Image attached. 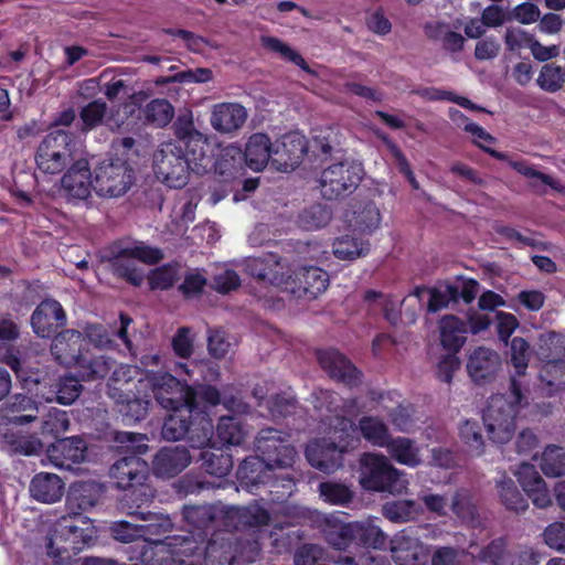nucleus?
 <instances>
[{
  "instance_id": "nucleus-1",
  "label": "nucleus",
  "mask_w": 565,
  "mask_h": 565,
  "mask_svg": "<svg viewBox=\"0 0 565 565\" xmlns=\"http://www.w3.org/2000/svg\"><path fill=\"white\" fill-rule=\"evenodd\" d=\"M256 449L260 456L243 460L237 470V478L247 488L260 484L276 487L278 481L290 494L294 479L289 472L292 468L297 451L289 443V435L271 427L263 428L256 437Z\"/></svg>"
},
{
  "instance_id": "nucleus-2",
  "label": "nucleus",
  "mask_w": 565,
  "mask_h": 565,
  "mask_svg": "<svg viewBox=\"0 0 565 565\" xmlns=\"http://www.w3.org/2000/svg\"><path fill=\"white\" fill-rule=\"evenodd\" d=\"M156 402L172 411L163 422L161 436L168 441H178L190 429L192 413H205L221 403V391H151Z\"/></svg>"
},
{
  "instance_id": "nucleus-3",
  "label": "nucleus",
  "mask_w": 565,
  "mask_h": 565,
  "mask_svg": "<svg viewBox=\"0 0 565 565\" xmlns=\"http://www.w3.org/2000/svg\"><path fill=\"white\" fill-rule=\"evenodd\" d=\"M526 404L522 391H503L489 397L482 419L493 443L505 444L511 440L515 430L516 413Z\"/></svg>"
},
{
  "instance_id": "nucleus-4",
  "label": "nucleus",
  "mask_w": 565,
  "mask_h": 565,
  "mask_svg": "<svg viewBox=\"0 0 565 565\" xmlns=\"http://www.w3.org/2000/svg\"><path fill=\"white\" fill-rule=\"evenodd\" d=\"M36 168L44 174H60L75 160L74 136L64 129L49 132L39 143L34 156Z\"/></svg>"
},
{
  "instance_id": "nucleus-5",
  "label": "nucleus",
  "mask_w": 565,
  "mask_h": 565,
  "mask_svg": "<svg viewBox=\"0 0 565 565\" xmlns=\"http://www.w3.org/2000/svg\"><path fill=\"white\" fill-rule=\"evenodd\" d=\"M360 484L376 492L402 493L408 482L384 455L365 452L360 458Z\"/></svg>"
},
{
  "instance_id": "nucleus-6",
  "label": "nucleus",
  "mask_w": 565,
  "mask_h": 565,
  "mask_svg": "<svg viewBox=\"0 0 565 565\" xmlns=\"http://www.w3.org/2000/svg\"><path fill=\"white\" fill-rule=\"evenodd\" d=\"M225 520L226 525L236 531L253 529L254 535L267 536L271 540V545L279 551L290 545V533H285L281 524H276L269 532L263 529L268 525L270 514L258 503L233 507L225 512Z\"/></svg>"
},
{
  "instance_id": "nucleus-7",
  "label": "nucleus",
  "mask_w": 565,
  "mask_h": 565,
  "mask_svg": "<svg viewBox=\"0 0 565 565\" xmlns=\"http://www.w3.org/2000/svg\"><path fill=\"white\" fill-rule=\"evenodd\" d=\"M93 175V190L104 199L124 196L136 182L134 168L121 159L103 160L95 167Z\"/></svg>"
},
{
  "instance_id": "nucleus-8",
  "label": "nucleus",
  "mask_w": 565,
  "mask_h": 565,
  "mask_svg": "<svg viewBox=\"0 0 565 565\" xmlns=\"http://www.w3.org/2000/svg\"><path fill=\"white\" fill-rule=\"evenodd\" d=\"M109 476L115 480L116 487L121 490H130L127 494H134L137 503L149 501L151 493L146 484L149 478V465L136 454L117 459L109 468Z\"/></svg>"
},
{
  "instance_id": "nucleus-9",
  "label": "nucleus",
  "mask_w": 565,
  "mask_h": 565,
  "mask_svg": "<svg viewBox=\"0 0 565 565\" xmlns=\"http://www.w3.org/2000/svg\"><path fill=\"white\" fill-rule=\"evenodd\" d=\"M363 177L361 163L343 160L324 168L320 174L321 194L327 200L350 195L355 191Z\"/></svg>"
},
{
  "instance_id": "nucleus-10",
  "label": "nucleus",
  "mask_w": 565,
  "mask_h": 565,
  "mask_svg": "<svg viewBox=\"0 0 565 565\" xmlns=\"http://www.w3.org/2000/svg\"><path fill=\"white\" fill-rule=\"evenodd\" d=\"M175 375L168 372H156L145 374L138 366L135 365H119L113 372V380L122 385L138 384L146 387L151 384V388H193L188 384L183 375L190 376L191 371L185 363H175L173 369Z\"/></svg>"
},
{
  "instance_id": "nucleus-11",
  "label": "nucleus",
  "mask_w": 565,
  "mask_h": 565,
  "mask_svg": "<svg viewBox=\"0 0 565 565\" xmlns=\"http://www.w3.org/2000/svg\"><path fill=\"white\" fill-rule=\"evenodd\" d=\"M77 519L81 518L68 513L53 524L46 543L50 555L63 558V555L66 554V557H70L71 553L76 554L84 548L87 534L83 527L76 524Z\"/></svg>"
},
{
  "instance_id": "nucleus-12",
  "label": "nucleus",
  "mask_w": 565,
  "mask_h": 565,
  "mask_svg": "<svg viewBox=\"0 0 565 565\" xmlns=\"http://www.w3.org/2000/svg\"><path fill=\"white\" fill-rule=\"evenodd\" d=\"M153 169L157 178L170 188H182L188 182L189 169L182 157V146L164 142L154 152Z\"/></svg>"
},
{
  "instance_id": "nucleus-13",
  "label": "nucleus",
  "mask_w": 565,
  "mask_h": 565,
  "mask_svg": "<svg viewBox=\"0 0 565 565\" xmlns=\"http://www.w3.org/2000/svg\"><path fill=\"white\" fill-rule=\"evenodd\" d=\"M317 359L322 370L337 383L354 387L364 384V375L344 354L335 349L319 350Z\"/></svg>"
},
{
  "instance_id": "nucleus-14",
  "label": "nucleus",
  "mask_w": 565,
  "mask_h": 565,
  "mask_svg": "<svg viewBox=\"0 0 565 565\" xmlns=\"http://www.w3.org/2000/svg\"><path fill=\"white\" fill-rule=\"evenodd\" d=\"M106 492V487L97 481H77L71 484L66 494L68 513L82 518V513L98 505Z\"/></svg>"
},
{
  "instance_id": "nucleus-15",
  "label": "nucleus",
  "mask_w": 565,
  "mask_h": 565,
  "mask_svg": "<svg viewBox=\"0 0 565 565\" xmlns=\"http://www.w3.org/2000/svg\"><path fill=\"white\" fill-rule=\"evenodd\" d=\"M47 457L52 465L60 469L72 470L86 459L87 445L78 436L57 439L47 449Z\"/></svg>"
},
{
  "instance_id": "nucleus-16",
  "label": "nucleus",
  "mask_w": 565,
  "mask_h": 565,
  "mask_svg": "<svg viewBox=\"0 0 565 565\" xmlns=\"http://www.w3.org/2000/svg\"><path fill=\"white\" fill-rule=\"evenodd\" d=\"M62 190L68 201L78 203L87 200L94 185V175L85 160H77L63 175Z\"/></svg>"
},
{
  "instance_id": "nucleus-17",
  "label": "nucleus",
  "mask_w": 565,
  "mask_h": 565,
  "mask_svg": "<svg viewBox=\"0 0 565 565\" xmlns=\"http://www.w3.org/2000/svg\"><path fill=\"white\" fill-rule=\"evenodd\" d=\"M192 462V456L184 446H166L160 448L152 459L154 476L171 479L181 473Z\"/></svg>"
},
{
  "instance_id": "nucleus-18",
  "label": "nucleus",
  "mask_w": 565,
  "mask_h": 565,
  "mask_svg": "<svg viewBox=\"0 0 565 565\" xmlns=\"http://www.w3.org/2000/svg\"><path fill=\"white\" fill-rule=\"evenodd\" d=\"M66 324V313L62 305L54 299H44L31 316L34 333L41 338L51 337L58 328Z\"/></svg>"
},
{
  "instance_id": "nucleus-19",
  "label": "nucleus",
  "mask_w": 565,
  "mask_h": 565,
  "mask_svg": "<svg viewBox=\"0 0 565 565\" xmlns=\"http://www.w3.org/2000/svg\"><path fill=\"white\" fill-rule=\"evenodd\" d=\"M246 108L239 103L223 102L211 107L210 125L222 135H233L246 122Z\"/></svg>"
},
{
  "instance_id": "nucleus-20",
  "label": "nucleus",
  "mask_w": 565,
  "mask_h": 565,
  "mask_svg": "<svg viewBox=\"0 0 565 565\" xmlns=\"http://www.w3.org/2000/svg\"><path fill=\"white\" fill-rule=\"evenodd\" d=\"M84 342L81 332L64 330L54 338L51 352L60 364L66 367H76L78 363L86 361L83 351Z\"/></svg>"
},
{
  "instance_id": "nucleus-21",
  "label": "nucleus",
  "mask_w": 565,
  "mask_h": 565,
  "mask_svg": "<svg viewBox=\"0 0 565 565\" xmlns=\"http://www.w3.org/2000/svg\"><path fill=\"white\" fill-rule=\"evenodd\" d=\"M273 164L279 170L294 169L300 163L307 152L305 137L289 134L274 143Z\"/></svg>"
},
{
  "instance_id": "nucleus-22",
  "label": "nucleus",
  "mask_w": 565,
  "mask_h": 565,
  "mask_svg": "<svg viewBox=\"0 0 565 565\" xmlns=\"http://www.w3.org/2000/svg\"><path fill=\"white\" fill-rule=\"evenodd\" d=\"M342 454L333 441L327 439L313 441L306 448L309 463L326 473H331L342 466Z\"/></svg>"
},
{
  "instance_id": "nucleus-23",
  "label": "nucleus",
  "mask_w": 565,
  "mask_h": 565,
  "mask_svg": "<svg viewBox=\"0 0 565 565\" xmlns=\"http://www.w3.org/2000/svg\"><path fill=\"white\" fill-rule=\"evenodd\" d=\"M501 365L500 355L486 347L477 348L469 356L467 369L476 384L492 377Z\"/></svg>"
},
{
  "instance_id": "nucleus-24",
  "label": "nucleus",
  "mask_w": 565,
  "mask_h": 565,
  "mask_svg": "<svg viewBox=\"0 0 565 565\" xmlns=\"http://www.w3.org/2000/svg\"><path fill=\"white\" fill-rule=\"evenodd\" d=\"M135 391H109L110 397L116 399L118 412L126 418L132 422L143 419L148 413L151 404V395L143 391V395Z\"/></svg>"
},
{
  "instance_id": "nucleus-25",
  "label": "nucleus",
  "mask_w": 565,
  "mask_h": 565,
  "mask_svg": "<svg viewBox=\"0 0 565 565\" xmlns=\"http://www.w3.org/2000/svg\"><path fill=\"white\" fill-rule=\"evenodd\" d=\"M64 489L63 480L57 475L50 472L36 473L29 487L30 494L35 501L47 504L60 501Z\"/></svg>"
},
{
  "instance_id": "nucleus-26",
  "label": "nucleus",
  "mask_w": 565,
  "mask_h": 565,
  "mask_svg": "<svg viewBox=\"0 0 565 565\" xmlns=\"http://www.w3.org/2000/svg\"><path fill=\"white\" fill-rule=\"evenodd\" d=\"M321 533L329 545L345 551L355 543L354 523H341L326 515H317Z\"/></svg>"
},
{
  "instance_id": "nucleus-27",
  "label": "nucleus",
  "mask_w": 565,
  "mask_h": 565,
  "mask_svg": "<svg viewBox=\"0 0 565 565\" xmlns=\"http://www.w3.org/2000/svg\"><path fill=\"white\" fill-rule=\"evenodd\" d=\"M296 280V296H308L316 298L326 291L329 284V275L319 267L308 266L301 267L294 273Z\"/></svg>"
},
{
  "instance_id": "nucleus-28",
  "label": "nucleus",
  "mask_w": 565,
  "mask_h": 565,
  "mask_svg": "<svg viewBox=\"0 0 565 565\" xmlns=\"http://www.w3.org/2000/svg\"><path fill=\"white\" fill-rule=\"evenodd\" d=\"M84 355H86V361L76 365V374L71 375L68 383H64L60 388H83L79 381L105 377L108 374L111 362L106 356H93L88 351L84 352Z\"/></svg>"
},
{
  "instance_id": "nucleus-29",
  "label": "nucleus",
  "mask_w": 565,
  "mask_h": 565,
  "mask_svg": "<svg viewBox=\"0 0 565 565\" xmlns=\"http://www.w3.org/2000/svg\"><path fill=\"white\" fill-rule=\"evenodd\" d=\"M195 136V139L182 146V157L186 161L189 170L196 174H203L212 168L213 161L209 154L207 138L203 134Z\"/></svg>"
},
{
  "instance_id": "nucleus-30",
  "label": "nucleus",
  "mask_w": 565,
  "mask_h": 565,
  "mask_svg": "<svg viewBox=\"0 0 565 565\" xmlns=\"http://www.w3.org/2000/svg\"><path fill=\"white\" fill-rule=\"evenodd\" d=\"M274 145L265 134H254L249 137L244 157L246 164L254 171H260L274 157Z\"/></svg>"
},
{
  "instance_id": "nucleus-31",
  "label": "nucleus",
  "mask_w": 565,
  "mask_h": 565,
  "mask_svg": "<svg viewBox=\"0 0 565 565\" xmlns=\"http://www.w3.org/2000/svg\"><path fill=\"white\" fill-rule=\"evenodd\" d=\"M440 342L444 349L457 353L466 342V323L456 316H445L439 321Z\"/></svg>"
},
{
  "instance_id": "nucleus-32",
  "label": "nucleus",
  "mask_w": 565,
  "mask_h": 565,
  "mask_svg": "<svg viewBox=\"0 0 565 565\" xmlns=\"http://www.w3.org/2000/svg\"><path fill=\"white\" fill-rule=\"evenodd\" d=\"M391 552L396 564L411 562L423 554V546L411 529H404L391 540Z\"/></svg>"
},
{
  "instance_id": "nucleus-33",
  "label": "nucleus",
  "mask_w": 565,
  "mask_h": 565,
  "mask_svg": "<svg viewBox=\"0 0 565 565\" xmlns=\"http://www.w3.org/2000/svg\"><path fill=\"white\" fill-rule=\"evenodd\" d=\"M388 455L396 462L415 468L422 463L420 450L416 441L407 437L391 438L386 446Z\"/></svg>"
},
{
  "instance_id": "nucleus-34",
  "label": "nucleus",
  "mask_w": 565,
  "mask_h": 565,
  "mask_svg": "<svg viewBox=\"0 0 565 565\" xmlns=\"http://www.w3.org/2000/svg\"><path fill=\"white\" fill-rule=\"evenodd\" d=\"M41 404L32 399L31 397L22 394L17 393L10 397L6 398V402L3 403L2 411L3 412H11V413H22L28 412V414L20 415V416H13L9 418V423L22 426L25 424H29L31 422H34L38 418V412L39 406Z\"/></svg>"
},
{
  "instance_id": "nucleus-35",
  "label": "nucleus",
  "mask_w": 565,
  "mask_h": 565,
  "mask_svg": "<svg viewBox=\"0 0 565 565\" xmlns=\"http://www.w3.org/2000/svg\"><path fill=\"white\" fill-rule=\"evenodd\" d=\"M347 221L353 231L371 233L381 222L380 211L373 202H365L347 214Z\"/></svg>"
},
{
  "instance_id": "nucleus-36",
  "label": "nucleus",
  "mask_w": 565,
  "mask_h": 565,
  "mask_svg": "<svg viewBox=\"0 0 565 565\" xmlns=\"http://www.w3.org/2000/svg\"><path fill=\"white\" fill-rule=\"evenodd\" d=\"M263 392L264 391H250V394L255 398L260 399L259 405L266 406L273 419L284 418L296 413L298 402L288 392L282 391L276 393L269 399H264V396L259 394Z\"/></svg>"
},
{
  "instance_id": "nucleus-37",
  "label": "nucleus",
  "mask_w": 565,
  "mask_h": 565,
  "mask_svg": "<svg viewBox=\"0 0 565 565\" xmlns=\"http://www.w3.org/2000/svg\"><path fill=\"white\" fill-rule=\"evenodd\" d=\"M425 32L428 39L440 43L443 49L448 52L457 53L463 49L465 38L452 31L447 23H429L425 26Z\"/></svg>"
},
{
  "instance_id": "nucleus-38",
  "label": "nucleus",
  "mask_w": 565,
  "mask_h": 565,
  "mask_svg": "<svg viewBox=\"0 0 565 565\" xmlns=\"http://www.w3.org/2000/svg\"><path fill=\"white\" fill-rule=\"evenodd\" d=\"M199 459L202 461L201 468L213 477L223 478L233 468L232 455L223 449H204L200 452Z\"/></svg>"
},
{
  "instance_id": "nucleus-39",
  "label": "nucleus",
  "mask_w": 565,
  "mask_h": 565,
  "mask_svg": "<svg viewBox=\"0 0 565 565\" xmlns=\"http://www.w3.org/2000/svg\"><path fill=\"white\" fill-rule=\"evenodd\" d=\"M198 416L194 420L190 419V429L186 433L188 443L190 447L193 449L204 450L210 446L213 435H214V425L212 420L206 416L205 413H198Z\"/></svg>"
},
{
  "instance_id": "nucleus-40",
  "label": "nucleus",
  "mask_w": 565,
  "mask_h": 565,
  "mask_svg": "<svg viewBox=\"0 0 565 565\" xmlns=\"http://www.w3.org/2000/svg\"><path fill=\"white\" fill-rule=\"evenodd\" d=\"M497 489L501 503L507 510L513 511L518 514L527 510V500L511 478L503 476L501 480L497 481Z\"/></svg>"
},
{
  "instance_id": "nucleus-41",
  "label": "nucleus",
  "mask_w": 565,
  "mask_h": 565,
  "mask_svg": "<svg viewBox=\"0 0 565 565\" xmlns=\"http://www.w3.org/2000/svg\"><path fill=\"white\" fill-rule=\"evenodd\" d=\"M423 509L413 500H395L385 502L382 514L394 523H405L415 520Z\"/></svg>"
},
{
  "instance_id": "nucleus-42",
  "label": "nucleus",
  "mask_w": 565,
  "mask_h": 565,
  "mask_svg": "<svg viewBox=\"0 0 565 565\" xmlns=\"http://www.w3.org/2000/svg\"><path fill=\"white\" fill-rule=\"evenodd\" d=\"M332 248L338 259L351 262L365 256L370 250V244L362 238L343 235L333 242Z\"/></svg>"
},
{
  "instance_id": "nucleus-43",
  "label": "nucleus",
  "mask_w": 565,
  "mask_h": 565,
  "mask_svg": "<svg viewBox=\"0 0 565 565\" xmlns=\"http://www.w3.org/2000/svg\"><path fill=\"white\" fill-rule=\"evenodd\" d=\"M359 429L364 439L377 447H385L392 438L387 425L379 417L363 416Z\"/></svg>"
},
{
  "instance_id": "nucleus-44",
  "label": "nucleus",
  "mask_w": 565,
  "mask_h": 565,
  "mask_svg": "<svg viewBox=\"0 0 565 565\" xmlns=\"http://www.w3.org/2000/svg\"><path fill=\"white\" fill-rule=\"evenodd\" d=\"M111 264L115 273L126 278L135 286H139L142 282L143 276L140 270L137 269L132 263L131 256L121 253V244L118 243L113 246L111 250Z\"/></svg>"
},
{
  "instance_id": "nucleus-45",
  "label": "nucleus",
  "mask_w": 565,
  "mask_h": 565,
  "mask_svg": "<svg viewBox=\"0 0 565 565\" xmlns=\"http://www.w3.org/2000/svg\"><path fill=\"white\" fill-rule=\"evenodd\" d=\"M510 166L518 171L520 174L531 180V186L541 191V185H547L556 192H565V186L553 177L537 171L534 167L527 164L524 161H512Z\"/></svg>"
},
{
  "instance_id": "nucleus-46",
  "label": "nucleus",
  "mask_w": 565,
  "mask_h": 565,
  "mask_svg": "<svg viewBox=\"0 0 565 565\" xmlns=\"http://www.w3.org/2000/svg\"><path fill=\"white\" fill-rule=\"evenodd\" d=\"M355 544L383 548L386 544L387 536L380 526L372 522H354Z\"/></svg>"
},
{
  "instance_id": "nucleus-47",
  "label": "nucleus",
  "mask_w": 565,
  "mask_h": 565,
  "mask_svg": "<svg viewBox=\"0 0 565 565\" xmlns=\"http://www.w3.org/2000/svg\"><path fill=\"white\" fill-rule=\"evenodd\" d=\"M121 253L131 256V258L139 260L147 265L159 263L163 258V253L160 248L148 245L141 241L120 242Z\"/></svg>"
},
{
  "instance_id": "nucleus-48",
  "label": "nucleus",
  "mask_w": 565,
  "mask_h": 565,
  "mask_svg": "<svg viewBox=\"0 0 565 565\" xmlns=\"http://www.w3.org/2000/svg\"><path fill=\"white\" fill-rule=\"evenodd\" d=\"M540 467L547 477L565 475V450L556 445L547 446L542 454Z\"/></svg>"
},
{
  "instance_id": "nucleus-49",
  "label": "nucleus",
  "mask_w": 565,
  "mask_h": 565,
  "mask_svg": "<svg viewBox=\"0 0 565 565\" xmlns=\"http://www.w3.org/2000/svg\"><path fill=\"white\" fill-rule=\"evenodd\" d=\"M262 45L270 52L277 53L286 61H289L296 65H298L305 72L311 74L312 71L305 61V58L294 49H291L287 43L282 42L278 38L275 36H262L260 38Z\"/></svg>"
},
{
  "instance_id": "nucleus-50",
  "label": "nucleus",
  "mask_w": 565,
  "mask_h": 565,
  "mask_svg": "<svg viewBox=\"0 0 565 565\" xmlns=\"http://www.w3.org/2000/svg\"><path fill=\"white\" fill-rule=\"evenodd\" d=\"M262 45L270 52L277 53L286 61H289L296 65H298L305 72L311 74L312 71L305 61V58L294 49H291L287 43L282 42L278 38L275 36H262L260 38Z\"/></svg>"
},
{
  "instance_id": "nucleus-51",
  "label": "nucleus",
  "mask_w": 565,
  "mask_h": 565,
  "mask_svg": "<svg viewBox=\"0 0 565 565\" xmlns=\"http://www.w3.org/2000/svg\"><path fill=\"white\" fill-rule=\"evenodd\" d=\"M450 510L461 520H473L477 515V508L472 491L465 487L456 489L451 495Z\"/></svg>"
},
{
  "instance_id": "nucleus-52",
  "label": "nucleus",
  "mask_w": 565,
  "mask_h": 565,
  "mask_svg": "<svg viewBox=\"0 0 565 565\" xmlns=\"http://www.w3.org/2000/svg\"><path fill=\"white\" fill-rule=\"evenodd\" d=\"M217 436L223 444L238 446L246 437L243 424L234 417L222 416L217 427Z\"/></svg>"
},
{
  "instance_id": "nucleus-53",
  "label": "nucleus",
  "mask_w": 565,
  "mask_h": 565,
  "mask_svg": "<svg viewBox=\"0 0 565 565\" xmlns=\"http://www.w3.org/2000/svg\"><path fill=\"white\" fill-rule=\"evenodd\" d=\"M143 114L148 122L164 127L172 120L174 109L167 99L156 98L146 105Z\"/></svg>"
},
{
  "instance_id": "nucleus-54",
  "label": "nucleus",
  "mask_w": 565,
  "mask_h": 565,
  "mask_svg": "<svg viewBox=\"0 0 565 565\" xmlns=\"http://www.w3.org/2000/svg\"><path fill=\"white\" fill-rule=\"evenodd\" d=\"M459 437L468 449L477 456L484 451V439L477 420L466 419L459 426Z\"/></svg>"
},
{
  "instance_id": "nucleus-55",
  "label": "nucleus",
  "mask_w": 565,
  "mask_h": 565,
  "mask_svg": "<svg viewBox=\"0 0 565 565\" xmlns=\"http://www.w3.org/2000/svg\"><path fill=\"white\" fill-rule=\"evenodd\" d=\"M475 557L489 565H509L510 555L507 551L505 540L503 537L492 540Z\"/></svg>"
},
{
  "instance_id": "nucleus-56",
  "label": "nucleus",
  "mask_w": 565,
  "mask_h": 565,
  "mask_svg": "<svg viewBox=\"0 0 565 565\" xmlns=\"http://www.w3.org/2000/svg\"><path fill=\"white\" fill-rule=\"evenodd\" d=\"M428 292L427 310L431 313L447 308L450 302H456L459 299V288L451 284L429 289Z\"/></svg>"
},
{
  "instance_id": "nucleus-57",
  "label": "nucleus",
  "mask_w": 565,
  "mask_h": 565,
  "mask_svg": "<svg viewBox=\"0 0 565 565\" xmlns=\"http://www.w3.org/2000/svg\"><path fill=\"white\" fill-rule=\"evenodd\" d=\"M183 516L189 524L202 531L204 536L207 535V530L215 520L214 511L210 505L184 507Z\"/></svg>"
},
{
  "instance_id": "nucleus-58",
  "label": "nucleus",
  "mask_w": 565,
  "mask_h": 565,
  "mask_svg": "<svg viewBox=\"0 0 565 565\" xmlns=\"http://www.w3.org/2000/svg\"><path fill=\"white\" fill-rule=\"evenodd\" d=\"M320 497L324 501L337 504L345 505L353 500V491L343 483L326 481L319 484Z\"/></svg>"
},
{
  "instance_id": "nucleus-59",
  "label": "nucleus",
  "mask_w": 565,
  "mask_h": 565,
  "mask_svg": "<svg viewBox=\"0 0 565 565\" xmlns=\"http://www.w3.org/2000/svg\"><path fill=\"white\" fill-rule=\"evenodd\" d=\"M265 536L253 535L252 537H237L235 541V559L244 563H254L262 552V543Z\"/></svg>"
},
{
  "instance_id": "nucleus-60",
  "label": "nucleus",
  "mask_w": 565,
  "mask_h": 565,
  "mask_svg": "<svg viewBox=\"0 0 565 565\" xmlns=\"http://www.w3.org/2000/svg\"><path fill=\"white\" fill-rule=\"evenodd\" d=\"M536 82L543 90L555 93L562 88L565 82V71L558 65L546 64L541 68Z\"/></svg>"
},
{
  "instance_id": "nucleus-61",
  "label": "nucleus",
  "mask_w": 565,
  "mask_h": 565,
  "mask_svg": "<svg viewBox=\"0 0 565 565\" xmlns=\"http://www.w3.org/2000/svg\"><path fill=\"white\" fill-rule=\"evenodd\" d=\"M330 220V210L321 204L310 206L299 216L300 225L308 231L322 228L328 225Z\"/></svg>"
},
{
  "instance_id": "nucleus-62",
  "label": "nucleus",
  "mask_w": 565,
  "mask_h": 565,
  "mask_svg": "<svg viewBox=\"0 0 565 565\" xmlns=\"http://www.w3.org/2000/svg\"><path fill=\"white\" fill-rule=\"evenodd\" d=\"M180 277V266L168 264L153 269L149 275L151 289L164 290L173 286Z\"/></svg>"
},
{
  "instance_id": "nucleus-63",
  "label": "nucleus",
  "mask_w": 565,
  "mask_h": 565,
  "mask_svg": "<svg viewBox=\"0 0 565 565\" xmlns=\"http://www.w3.org/2000/svg\"><path fill=\"white\" fill-rule=\"evenodd\" d=\"M511 350V363L515 369L518 375H523L527 369V364L531 358L530 344L520 337L512 339L510 344Z\"/></svg>"
},
{
  "instance_id": "nucleus-64",
  "label": "nucleus",
  "mask_w": 565,
  "mask_h": 565,
  "mask_svg": "<svg viewBox=\"0 0 565 565\" xmlns=\"http://www.w3.org/2000/svg\"><path fill=\"white\" fill-rule=\"evenodd\" d=\"M544 543L552 550L565 554V522H553L542 533Z\"/></svg>"
}]
</instances>
